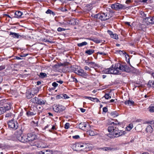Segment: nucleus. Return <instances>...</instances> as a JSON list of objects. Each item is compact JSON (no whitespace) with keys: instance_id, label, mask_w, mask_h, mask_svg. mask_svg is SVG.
<instances>
[{"instance_id":"aec40b11","label":"nucleus","mask_w":154,"mask_h":154,"mask_svg":"<svg viewBox=\"0 0 154 154\" xmlns=\"http://www.w3.org/2000/svg\"><path fill=\"white\" fill-rule=\"evenodd\" d=\"M10 35H12V37L14 38H19L20 37H21L18 33L15 32H10Z\"/></svg>"},{"instance_id":"f704fd0d","label":"nucleus","mask_w":154,"mask_h":154,"mask_svg":"<svg viewBox=\"0 0 154 154\" xmlns=\"http://www.w3.org/2000/svg\"><path fill=\"white\" fill-rule=\"evenodd\" d=\"M37 100H38V98L35 97L34 98H32L31 100V101L32 103H36L37 101Z\"/></svg>"},{"instance_id":"a19ab883","label":"nucleus","mask_w":154,"mask_h":154,"mask_svg":"<svg viewBox=\"0 0 154 154\" xmlns=\"http://www.w3.org/2000/svg\"><path fill=\"white\" fill-rule=\"evenodd\" d=\"M69 123H66L64 125V128L66 129H68L69 127Z\"/></svg>"},{"instance_id":"79ce46f5","label":"nucleus","mask_w":154,"mask_h":154,"mask_svg":"<svg viewBox=\"0 0 154 154\" xmlns=\"http://www.w3.org/2000/svg\"><path fill=\"white\" fill-rule=\"evenodd\" d=\"M97 54L101 55L102 56H105L106 55V54L104 52H101L100 51H99L97 52Z\"/></svg>"},{"instance_id":"6e6d98bb","label":"nucleus","mask_w":154,"mask_h":154,"mask_svg":"<svg viewBox=\"0 0 154 154\" xmlns=\"http://www.w3.org/2000/svg\"><path fill=\"white\" fill-rule=\"evenodd\" d=\"M132 1L131 0H127L125 2V3L127 4H129L131 3Z\"/></svg>"},{"instance_id":"e2e57ef3","label":"nucleus","mask_w":154,"mask_h":154,"mask_svg":"<svg viewBox=\"0 0 154 154\" xmlns=\"http://www.w3.org/2000/svg\"><path fill=\"white\" fill-rule=\"evenodd\" d=\"M85 63H86L87 65H88L89 66L91 62H88V60H86L85 61Z\"/></svg>"},{"instance_id":"5fc2aeb1","label":"nucleus","mask_w":154,"mask_h":154,"mask_svg":"<svg viewBox=\"0 0 154 154\" xmlns=\"http://www.w3.org/2000/svg\"><path fill=\"white\" fill-rule=\"evenodd\" d=\"M93 41L97 43H99L101 42L100 40L98 39H94L93 40Z\"/></svg>"},{"instance_id":"393cba45","label":"nucleus","mask_w":154,"mask_h":154,"mask_svg":"<svg viewBox=\"0 0 154 154\" xmlns=\"http://www.w3.org/2000/svg\"><path fill=\"white\" fill-rule=\"evenodd\" d=\"M45 101L43 100L42 99H39L38 98L36 104L40 105H42L45 104Z\"/></svg>"},{"instance_id":"c03bdc74","label":"nucleus","mask_w":154,"mask_h":154,"mask_svg":"<svg viewBox=\"0 0 154 154\" xmlns=\"http://www.w3.org/2000/svg\"><path fill=\"white\" fill-rule=\"evenodd\" d=\"M92 100H91L92 101L96 102H100V101L97 98L93 97V99H91Z\"/></svg>"},{"instance_id":"20e7f679","label":"nucleus","mask_w":154,"mask_h":154,"mask_svg":"<svg viewBox=\"0 0 154 154\" xmlns=\"http://www.w3.org/2000/svg\"><path fill=\"white\" fill-rule=\"evenodd\" d=\"M11 107V105L10 103H5L3 106L0 107V115L10 109Z\"/></svg>"},{"instance_id":"3c124183","label":"nucleus","mask_w":154,"mask_h":154,"mask_svg":"<svg viewBox=\"0 0 154 154\" xmlns=\"http://www.w3.org/2000/svg\"><path fill=\"white\" fill-rule=\"evenodd\" d=\"M84 98L85 99H88L90 100H92L91 99H93V97L88 96H85L84 97Z\"/></svg>"},{"instance_id":"b1692460","label":"nucleus","mask_w":154,"mask_h":154,"mask_svg":"<svg viewBox=\"0 0 154 154\" xmlns=\"http://www.w3.org/2000/svg\"><path fill=\"white\" fill-rule=\"evenodd\" d=\"M102 150L105 151H109L113 150L114 148H112L110 147H105L100 148Z\"/></svg>"},{"instance_id":"c9c22d12","label":"nucleus","mask_w":154,"mask_h":154,"mask_svg":"<svg viewBox=\"0 0 154 154\" xmlns=\"http://www.w3.org/2000/svg\"><path fill=\"white\" fill-rule=\"evenodd\" d=\"M103 97H104L107 100L110 99L111 97V96H110L109 94H105L103 96Z\"/></svg>"},{"instance_id":"473e14b6","label":"nucleus","mask_w":154,"mask_h":154,"mask_svg":"<svg viewBox=\"0 0 154 154\" xmlns=\"http://www.w3.org/2000/svg\"><path fill=\"white\" fill-rule=\"evenodd\" d=\"M69 6L68 5H66L64 7H62L61 8V10L63 12H66L67 11V8H68Z\"/></svg>"},{"instance_id":"412c9836","label":"nucleus","mask_w":154,"mask_h":154,"mask_svg":"<svg viewBox=\"0 0 154 154\" xmlns=\"http://www.w3.org/2000/svg\"><path fill=\"white\" fill-rule=\"evenodd\" d=\"M87 133L91 136H93L96 135L97 133L92 130H89L87 131Z\"/></svg>"},{"instance_id":"a18cd8bd","label":"nucleus","mask_w":154,"mask_h":154,"mask_svg":"<svg viewBox=\"0 0 154 154\" xmlns=\"http://www.w3.org/2000/svg\"><path fill=\"white\" fill-rule=\"evenodd\" d=\"M57 30L58 32H61L62 31L65 30L66 29L63 28L59 27L58 28Z\"/></svg>"},{"instance_id":"4c0bfd02","label":"nucleus","mask_w":154,"mask_h":154,"mask_svg":"<svg viewBox=\"0 0 154 154\" xmlns=\"http://www.w3.org/2000/svg\"><path fill=\"white\" fill-rule=\"evenodd\" d=\"M56 130V128H55V126L54 125L52 126L51 129L49 130V131L53 133H54V131Z\"/></svg>"},{"instance_id":"69168bd1","label":"nucleus","mask_w":154,"mask_h":154,"mask_svg":"<svg viewBox=\"0 0 154 154\" xmlns=\"http://www.w3.org/2000/svg\"><path fill=\"white\" fill-rule=\"evenodd\" d=\"M125 23L129 26H131L130 23L128 22H125Z\"/></svg>"},{"instance_id":"a211bd4d","label":"nucleus","mask_w":154,"mask_h":154,"mask_svg":"<svg viewBox=\"0 0 154 154\" xmlns=\"http://www.w3.org/2000/svg\"><path fill=\"white\" fill-rule=\"evenodd\" d=\"M144 21L147 24L150 23H153L152 17H148L145 18Z\"/></svg>"},{"instance_id":"ea45409f","label":"nucleus","mask_w":154,"mask_h":154,"mask_svg":"<svg viewBox=\"0 0 154 154\" xmlns=\"http://www.w3.org/2000/svg\"><path fill=\"white\" fill-rule=\"evenodd\" d=\"M61 96H62V98H64L65 99H68L69 98V97H68L67 95L64 94H62V95H61Z\"/></svg>"},{"instance_id":"c85d7f7f","label":"nucleus","mask_w":154,"mask_h":154,"mask_svg":"<svg viewBox=\"0 0 154 154\" xmlns=\"http://www.w3.org/2000/svg\"><path fill=\"white\" fill-rule=\"evenodd\" d=\"M149 111L151 112H154V105H151L148 108Z\"/></svg>"},{"instance_id":"9d476101","label":"nucleus","mask_w":154,"mask_h":154,"mask_svg":"<svg viewBox=\"0 0 154 154\" xmlns=\"http://www.w3.org/2000/svg\"><path fill=\"white\" fill-rule=\"evenodd\" d=\"M34 89H33V90L32 91V92H28L27 94L26 97L28 99H30L34 95V94H35L38 92V90L37 88L35 89V90H34Z\"/></svg>"},{"instance_id":"6e6552de","label":"nucleus","mask_w":154,"mask_h":154,"mask_svg":"<svg viewBox=\"0 0 154 154\" xmlns=\"http://www.w3.org/2000/svg\"><path fill=\"white\" fill-rule=\"evenodd\" d=\"M27 142H29V143L31 146H34L36 145L34 143H32V141H34L36 138V135L32 133H29L27 135Z\"/></svg>"},{"instance_id":"2f4dec72","label":"nucleus","mask_w":154,"mask_h":154,"mask_svg":"<svg viewBox=\"0 0 154 154\" xmlns=\"http://www.w3.org/2000/svg\"><path fill=\"white\" fill-rule=\"evenodd\" d=\"M133 127V124H130L128 126H127L126 128V130L128 131H130Z\"/></svg>"},{"instance_id":"338daca9","label":"nucleus","mask_w":154,"mask_h":154,"mask_svg":"<svg viewBox=\"0 0 154 154\" xmlns=\"http://www.w3.org/2000/svg\"><path fill=\"white\" fill-rule=\"evenodd\" d=\"M41 84V82L40 81H38L37 82V85H40Z\"/></svg>"},{"instance_id":"052dcab7","label":"nucleus","mask_w":154,"mask_h":154,"mask_svg":"<svg viewBox=\"0 0 154 154\" xmlns=\"http://www.w3.org/2000/svg\"><path fill=\"white\" fill-rule=\"evenodd\" d=\"M80 109L81 112H84L85 111V109H84L81 108Z\"/></svg>"},{"instance_id":"9b49d317","label":"nucleus","mask_w":154,"mask_h":154,"mask_svg":"<svg viewBox=\"0 0 154 154\" xmlns=\"http://www.w3.org/2000/svg\"><path fill=\"white\" fill-rule=\"evenodd\" d=\"M67 23L69 24L73 25H78V20L74 18H72L68 19L67 21Z\"/></svg>"},{"instance_id":"e433bc0d","label":"nucleus","mask_w":154,"mask_h":154,"mask_svg":"<svg viewBox=\"0 0 154 154\" xmlns=\"http://www.w3.org/2000/svg\"><path fill=\"white\" fill-rule=\"evenodd\" d=\"M111 37L116 39H117L118 38V35L116 34H113L111 36Z\"/></svg>"},{"instance_id":"603ef678","label":"nucleus","mask_w":154,"mask_h":154,"mask_svg":"<svg viewBox=\"0 0 154 154\" xmlns=\"http://www.w3.org/2000/svg\"><path fill=\"white\" fill-rule=\"evenodd\" d=\"M103 111L104 112H106L108 111V109L106 107H104L103 109Z\"/></svg>"},{"instance_id":"0eeeda50","label":"nucleus","mask_w":154,"mask_h":154,"mask_svg":"<svg viewBox=\"0 0 154 154\" xmlns=\"http://www.w3.org/2000/svg\"><path fill=\"white\" fill-rule=\"evenodd\" d=\"M111 8L116 10H118L119 9H125L127 7L123 5L118 3H116L112 5Z\"/></svg>"},{"instance_id":"a878e982","label":"nucleus","mask_w":154,"mask_h":154,"mask_svg":"<svg viewBox=\"0 0 154 154\" xmlns=\"http://www.w3.org/2000/svg\"><path fill=\"white\" fill-rule=\"evenodd\" d=\"M91 68H94L95 67H97L98 65L94 62H91L89 66Z\"/></svg>"},{"instance_id":"dca6fc26","label":"nucleus","mask_w":154,"mask_h":154,"mask_svg":"<svg viewBox=\"0 0 154 154\" xmlns=\"http://www.w3.org/2000/svg\"><path fill=\"white\" fill-rule=\"evenodd\" d=\"M146 131L147 133H151L152 132L153 129L151 125H148L146 126Z\"/></svg>"},{"instance_id":"1a4fd4ad","label":"nucleus","mask_w":154,"mask_h":154,"mask_svg":"<svg viewBox=\"0 0 154 154\" xmlns=\"http://www.w3.org/2000/svg\"><path fill=\"white\" fill-rule=\"evenodd\" d=\"M27 135L18 134L17 135V139L23 143L27 142Z\"/></svg>"},{"instance_id":"37998d69","label":"nucleus","mask_w":154,"mask_h":154,"mask_svg":"<svg viewBox=\"0 0 154 154\" xmlns=\"http://www.w3.org/2000/svg\"><path fill=\"white\" fill-rule=\"evenodd\" d=\"M71 81L75 82V83H77L78 82L77 79L73 77H71Z\"/></svg>"},{"instance_id":"bb28decb","label":"nucleus","mask_w":154,"mask_h":154,"mask_svg":"<svg viewBox=\"0 0 154 154\" xmlns=\"http://www.w3.org/2000/svg\"><path fill=\"white\" fill-rule=\"evenodd\" d=\"M94 50L93 49H89L85 51V53L87 54L88 55H91L94 52Z\"/></svg>"},{"instance_id":"423d86ee","label":"nucleus","mask_w":154,"mask_h":154,"mask_svg":"<svg viewBox=\"0 0 154 154\" xmlns=\"http://www.w3.org/2000/svg\"><path fill=\"white\" fill-rule=\"evenodd\" d=\"M8 124L9 128L14 130L18 128V123L14 119H12L9 121L8 122Z\"/></svg>"},{"instance_id":"f03ea898","label":"nucleus","mask_w":154,"mask_h":154,"mask_svg":"<svg viewBox=\"0 0 154 154\" xmlns=\"http://www.w3.org/2000/svg\"><path fill=\"white\" fill-rule=\"evenodd\" d=\"M117 122L118 123L112 122L108 128V131L110 132V133L108 134V136L110 138H113L118 137L122 136L126 133L125 131L119 130L117 127L119 123L118 122Z\"/></svg>"},{"instance_id":"774afa93","label":"nucleus","mask_w":154,"mask_h":154,"mask_svg":"<svg viewBox=\"0 0 154 154\" xmlns=\"http://www.w3.org/2000/svg\"><path fill=\"white\" fill-rule=\"evenodd\" d=\"M114 100H115L111 99V100H110V103H112V102H114Z\"/></svg>"},{"instance_id":"7c9ffc66","label":"nucleus","mask_w":154,"mask_h":154,"mask_svg":"<svg viewBox=\"0 0 154 154\" xmlns=\"http://www.w3.org/2000/svg\"><path fill=\"white\" fill-rule=\"evenodd\" d=\"M12 115V113L11 112H10L8 113H7L5 115V117L7 118L6 119H10L11 118V116Z\"/></svg>"},{"instance_id":"58836bf2","label":"nucleus","mask_w":154,"mask_h":154,"mask_svg":"<svg viewBox=\"0 0 154 154\" xmlns=\"http://www.w3.org/2000/svg\"><path fill=\"white\" fill-rule=\"evenodd\" d=\"M49 14H50V15H51L53 17L55 15V13L54 12L49 9Z\"/></svg>"},{"instance_id":"5701e85b","label":"nucleus","mask_w":154,"mask_h":154,"mask_svg":"<svg viewBox=\"0 0 154 154\" xmlns=\"http://www.w3.org/2000/svg\"><path fill=\"white\" fill-rule=\"evenodd\" d=\"M125 103L126 105H128L129 106L133 105L134 103V102L132 100H128L125 102Z\"/></svg>"},{"instance_id":"4468645a","label":"nucleus","mask_w":154,"mask_h":154,"mask_svg":"<svg viewBox=\"0 0 154 154\" xmlns=\"http://www.w3.org/2000/svg\"><path fill=\"white\" fill-rule=\"evenodd\" d=\"M80 144H81V142L75 143V144L72 145V148L74 150L76 151L80 150Z\"/></svg>"},{"instance_id":"680f3d73","label":"nucleus","mask_w":154,"mask_h":154,"mask_svg":"<svg viewBox=\"0 0 154 154\" xmlns=\"http://www.w3.org/2000/svg\"><path fill=\"white\" fill-rule=\"evenodd\" d=\"M49 154H54V152L51 150L49 149Z\"/></svg>"},{"instance_id":"49530a36","label":"nucleus","mask_w":154,"mask_h":154,"mask_svg":"<svg viewBox=\"0 0 154 154\" xmlns=\"http://www.w3.org/2000/svg\"><path fill=\"white\" fill-rule=\"evenodd\" d=\"M61 95H62V94L56 96L55 97L56 98L59 99L63 98L62 96H61Z\"/></svg>"},{"instance_id":"de8ad7c7","label":"nucleus","mask_w":154,"mask_h":154,"mask_svg":"<svg viewBox=\"0 0 154 154\" xmlns=\"http://www.w3.org/2000/svg\"><path fill=\"white\" fill-rule=\"evenodd\" d=\"M52 85L54 87V88H55L58 86V84L56 83V82H54L52 84Z\"/></svg>"},{"instance_id":"cd10ccee","label":"nucleus","mask_w":154,"mask_h":154,"mask_svg":"<svg viewBox=\"0 0 154 154\" xmlns=\"http://www.w3.org/2000/svg\"><path fill=\"white\" fill-rule=\"evenodd\" d=\"M39 77L41 78H44L47 77V74L45 73L41 72L38 75Z\"/></svg>"},{"instance_id":"f3484780","label":"nucleus","mask_w":154,"mask_h":154,"mask_svg":"<svg viewBox=\"0 0 154 154\" xmlns=\"http://www.w3.org/2000/svg\"><path fill=\"white\" fill-rule=\"evenodd\" d=\"M87 125L85 123H81L79 125V127L80 129L83 130H85L86 127Z\"/></svg>"},{"instance_id":"4d7b16f0","label":"nucleus","mask_w":154,"mask_h":154,"mask_svg":"<svg viewBox=\"0 0 154 154\" xmlns=\"http://www.w3.org/2000/svg\"><path fill=\"white\" fill-rule=\"evenodd\" d=\"M107 32L110 35V36L111 37V36L113 34L112 32L109 30H108Z\"/></svg>"},{"instance_id":"39448f33","label":"nucleus","mask_w":154,"mask_h":154,"mask_svg":"<svg viewBox=\"0 0 154 154\" xmlns=\"http://www.w3.org/2000/svg\"><path fill=\"white\" fill-rule=\"evenodd\" d=\"M53 109L55 112L60 113L65 110L66 108L62 105L54 104L53 106Z\"/></svg>"},{"instance_id":"6ab92c4d","label":"nucleus","mask_w":154,"mask_h":154,"mask_svg":"<svg viewBox=\"0 0 154 154\" xmlns=\"http://www.w3.org/2000/svg\"><path fill=\"white\" fill-rule=\"evenodd\" d=\"M147 86L149 88H154V81L149 80Z\"/></svg>"},{"instance_id":"f8f14e48","label":"nucleus","mask_w":154,"mask_h":154,"mask_svg":"<svg viewBox=\"0 0 154 154\" xmlns=\"http://www.w3.org/2000/svg\"><path fill=\"white\" fill-rule=\"evenodd\" d=\"M74 72L82 76H85L86 75V73L84 72L83 70L82 69H75L74 71Z\"/></svg>"},{"instance_id":"0e129e2a","label":"nucleus","mask_w":154,"mask_h":154,"mask_svg":"<svg viewBox=\"0 0 154 154\" xmlns=\"http://www.w3.org/2000/svg\"><path fill=\"white\" fill-rule=\"evenodd\" d=\"M57 82L60 84H62L63 83V82L61 80H59L58 81H57Z\"/></svg>"},{"instance_id":"8fccbe9b","label":"nucleus","mask_w":154,"mask_h":154,"mask_svg":"<svg viewBox=\"0 0 154 154\" xmlns=\"http://www.w3.org/2000/svg\"><path fill=\"white\" fill-rule=\"evenodd\" d=\"M5 68V65H2L0 66V71H1Z\"/></svg>"},{"instance_id":"c756f323","label":"nucleus","mask_w":154,"mask_h":154,"mask_svg":"<svg viewBox=\"0 0 154 154\" xmlns=\"http://www.w3.org/2000/svg\"><path fill=\"white\" fill-rule=\"evenodd\" d=\"M87 44V43L86 42H83L81 43H78L77 46L79 47H81L83 46L86 45Z\"/></svg>"},{"instance_id":"f257e3e1","label":"nucleus","mask_w":154,"mask_h":154,"mask_svg":"<svg viewBox=\"0 0 154 154\" xmlns=\"http://www.w3.org/2000/svg\"><path fill=\"white\" fill-rule=\"evenodd\" d=\"M118 69L122 72H132L131 68L127 65H123L119 63L116 64L114 66L113 65L109 68L104 69L102 72L105 74H118L120 73Z\"/></svg>"},{"instance_id":"ddd939ff","label":"nucleus","mask_w":154,"mask_h":154,"mask_svg":"<svg viewBox=\"0 0 154 154\" xmlns=\"http://www.w3.org/2000/svg\"><path fill=\"white\" fill-rule=\"evenodd\" d=\"M81 144L80 145V150L85 149L87 151L89 149V147L86 143L81 142Z\"/></svg>"},{"instance_id":"bf43d9fd","label":"nucleus","mask_w":154,"mask_h":154,"mask_svg":"<svg viewBox=\"0 0 154 154\" xmlns=\"http://www.w3.org/2000/svg\"><path fill=\"white\" fill-rule=\"evenodd\" d=\"M119 53L121 54H124L125 53L126 54L125 52V51H119Z\"/></svg>"},{"instance_id":"7ed1b4c3","label":"nucleus","mask_w":154,"mask_h":154,"mask_svg":"<svg viewBox=\"0 0 154 154\" xmlns=\"http://www.w3.org/2000/svg\"><path fill=\"white\" fill-rule=\"evenodd\" d=\"M94 17L99 19L101 21H105L109 19L110 17V16L108 13L101 12L94 15Z\"/></svg>"},{"instance_id":"2eb2a0df","label":"nucleus","mask_w":154,"mask_h":154,"mask_svg":"<svg viewBox=\"0 0 154 154\" xmlns=\"http://www.w3.org/2000/svg\"><path fill=\"white\" fill-rule=\"evenodd\" d=\"M22 12L20 11H17L14 13V17L17 18H20L23 15Z\"/></svg>"},{"instance_id":"13d9d810","label":"nucleus","mask_w":154,"mask_h":154,"mask_svg":"<svg viewBox=\"0 0 154 154\" xmlns=\"http://www.w3.org/2000/svg\"><path fill=\"white\" fill-rule=\"evenodd\" d=\"M152 0H142V2L144 3H147V1H148V2H150Z\"/></svg>"},{"instance_id":"864d4df0","label":"nucleus","mask_w":154,"mask_h":154,"mask_svg":"<svg viewBox=\"0 0 154 154\" xmlns=\"http://www.w3.org/2000/svg\"><path fill=\"white\" fill-rule=\"evenodd\" d=\"M84 69L86 70H88V71H90L91 70V69L90 68L88 67L87 66H85V67H84Z\"/></svg>"},{"instance_id":"4be33fe9","label":"nucleus","mask_w":154,"mask_h":154,"mask_svg":"<svg viewBox=\"0 0 154 154\" xmlns=\"http://www.w3.org/2000/svg\"><path fill=\"white\" fill-rule=\"evenodd\" d=\"M37 147L39 148H44L45 147V146L43 144L42 142H40L37 144Z\"/></svg>"},{"instance_id":"09e8293b","label":"nucleus","mask_w":154,"mask_h":154,"mask_svg":"<svg viewBox=\"0 0 154 154\" xmlns=\"http://www.w3.org/2000/svg\"><path fill=\"white\" fill-rule=\"evenodd\" d=\"M72 138L74 139H78L80 138L79 136V135H76L73 136Z\"/></svg>"},{"instance_id":"72a5a7b5","label":"nucleus","mask_w":154,"mask_h":154,"mask_svg":"<svg viewBox=\"0 0 154 154\" xmlns=\"http://www.w3.org/2000/svg\"><path fill=\"white\" fill-rule=\"evenodd\" d=\"M26 114L28 116H31L35 115V114L33 112L30 111L27 112H26Z\"/></svg>"}]
</instances>
